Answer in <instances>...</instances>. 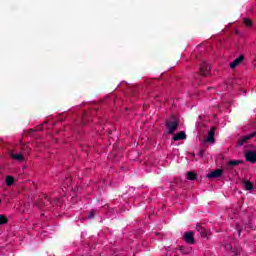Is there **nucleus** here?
I'll use <instances>...</instances> for the list:
<instances>
[{
  "mask_svg": "<svg viewBox=\"0 0 256 256\" xmlns=\"http://www.w3.org/2000/svg\"><path fill=\"white\" fill-rule=\"evenodd\" d=\"M0 203H3V200L0 199Z\"/></svg>",
  "mask_w": 256,
  "mask_h": 256,
  "instance_id": "a878e982",
  "label": "nucleus"
},
{
  "mask_svg": "<svg viewBox=\"0 0 256 256\" xmlns=\"http://www.w3.org/2000/svg\"><path fill=\"white\" fill-rule=\"evenodd\" d=\"M177 127H179V122L177 121H169L166 123V129L169 135H173V133L177 131Z\"/></svg>",
  "mask_w": 256,
  "mask_h": 256,
  "instance_id": "f03ea898",
  "label": "nucleus"
},
{
  "mask_svg": "<svg viewBox=\"0 0 256 256\" xmlns=\"http://www.w3.org/2000/svg\"><path fill=\"white\" fill-rule=\"evenodd\" d=\"M255 135H256V132H253L251 134H248V135L242 137L240 139V141L238 142V145H240V146L245 145L246 141H249V139H253V137H255Z\"/></svg>",
  "mask_w": 256,
  "mask_h": 256,
  "instance_id": "f8f14e48",
  "label": "nucleus"
},
{
  "mask_svg": "<svg viewBox=\"0 0 256 256\" xmlns=\"http://www.w3.org/2000/svg\"><path fill=\"white\" fill-rule=\"evenodd\" d=\"M96 214H97V211L90 210V213L88 215V219H94Z\"/></svg>",
  "mask_w": 256,
  "mask_h": 256,
  "instance_id": "aec40b11",
  "label": "nucleus"
},
{
  "mask_svg": "<svg viewBox=\"0 0 256 256\" xmlns=\"http://www.w3.org/2000/svg\"><path fill=\"white\" fill-rule=\"evenodd\" d=\"M241 160H231L228 162V165L230 167H237V165H241Z\"/></svg>",
  "mask_w": 256,
  "mask_h": 256,
  "instance_id": "dca6fc26",
  "label": "nucleus"
},
{
  "mask_svg": "<svg viewBox=\"0 0 256 256\" xmlns=\"http://www.w3.org/2000/svg\"><path fill=\"white\" fill-rule=\"evenodd\" d=\"M22 151H27V145L24 144V145L22 146Z\"/></svg>",
  "mask_w": 256,
  "mask_h": 256,
  "instance_id": "4be33fe9",
  "label": "nucleus"
},
{
  "mask_svg": "<svg viewBox=\"0 0 256 256\" xmlns=\"http://www.w3.org/2000/svg\"><path fill=\"white\" fill-rule=\"evenodd\" d=\"M238 235H241V230H238Z\"/></svg>",
  "mask_w": 256,
  "mask_h": 256,
  "instance_id": "393cba45",
  "label": "nucleus"
},
{
  "mask_svg": "<svg viewBox=\"0 0 256 256\" xmlns=\"http://www.w3.org/2000/svg\"><path fill=\"white\" fill-rule=\"evenodd\" d=\"M173 141H184L185 139H187V134H185V131H180L178 133H176L173 137H172Z\"/></svg>",
  "mask_w": 256,
  "mask_h": 256,
  "instance_id": "6e6552de",
  "label": "nucleus"
},
{
  "mask_svg": "<svg viewBox=\"0 0 256 256\" xmlns=\"http://www.w3.org/2000/svg\"><path fill=\"white\" fill-rule=\"evenodd\" d=\"M246 161L250 163L256 162V151H247L245 153Z\"/></svg>",
  "mask_w": 256,
  "mask_h": 256,
  "instance_id": "39448f33",
  "label": "nucleus"
},
{
  "mask_svg": "<svg viewBox=\"0 0 256 256\" xmlns=\"http://www.w3.org/2000/svg\"><path fill=\"white\" fill-rule=\"evenodd\" d=\"M244 24L246 27H253V22L249 18L244 19Z\"/></svg>",
  "mask_w": 256,
  "mask_h": 256,
  "instance_id": "a211bd4d",
  "label": "nucleus"
},
{
  "mask_svg": "<svg viewBox=\"0 0 256 256\" xmlns=\"http://www.w3.org/2000/svg\"><path fill=\"white\" fill-rule=\"evenodd\" d=\"M223 175V170L222 169H216L209 173L207 175L208 179H217L218 177H221Z\"/></svg>",
  "mask_w": 256,
  "mask_h": 256,
  "instance_id": "423d86ee",
  "label": "nucleus"
},
{
  "mask_svg": "<svg viewBox=\"0 0 256 256\" xmlns=\"http://www.w3.org/2000/svg\"><path fill=\"white\" fill-rule=\"evenodd\" d=\"M9 155L14 161H19L20 163H23L25 161V156L23 155V153L15 154V152L11 150L9 152Z\"/></svg>",
  "mask_w": 256,
  "mask_h": 256,
  "instance_id": "20e7f679",
  "label": "nucleus"
},
{
  "mask_svg": "<svg viewBox=\"0 0 256 256\" xmlns=\"http://www.w3.org/2000/svg\"><path fill=\"white\" fill-rule=\"evenodd\" d=\"M233 253H234V255H239V252H235V251H233Z\"/></svg>",
  "mask_w": 256,
  "mask_h": 256,
  "instance_id": "b1692460",
  "label": "nucleus"
},
{
  "mask_svg": "<svg viewBox=\"0 0 256 256\" xmlns=\"http://www.w3.org/2000/svg\"><path fill=\"white\" fill-rule=\"evenodd\" d=\"M15 183V178L13 176H6V185L7 187H11Z\"/></svg>",
  "mask_w": 256,
  "mask_h": 256,
  "instance_id": "ddd939ff",
  "label": "nucleus"
},
{
  "mask_svg": "<svg viewBox=\"0 0 256 256\" xmlns=\"http://www.w3.org/2000/svg\"><path fill=\"white\" fill-rule=\"evenodd\" d=\"M201 229H203L201 226H197L198 231H201Z\"/></svg>",
  "mask_w": 256,
  "mask_h": 256,
  "instance_id": "5701e85b",
  "label": "nucleus"
},
{
  "mask_svg": "<svg viewBox=\"0 0 256 256\" xmlns=\"http://www.w3.org/2000/svg\"><path fill=\"white\" fill-rule=\"evenodd\" d=\"M195 173L193 172H188L187 174V179H189V181H195Z\"/></svg>",
  "mask_w": 256,
  "mask_h": 256,
  "instance_id": "6ab92c4d",
  "label": "nucleus"
},
{
  "mask_svg": "<svg viewBox=\"0 0 256 256\" xmlns=\"http://www.w3.org/2000/svg\"><path fill=\"white\" fill-rule=\"evenodd\" d=\"M180 253H182V255H189V253H191V248H189V247H180Z\"/></svg>",
  "mask_w": 256,
  "mask_h": 256,
  "instance_id": "2eb2a0df",
  "label": "nucleus"
},
{
  "mask_svg": "<svg viewBox=\"0 0 256 256\" xmlns=\"http://www.w3.org/2000/svg\"><path fill=\"white\" fill-rule=\"evenodd\" d=\"M237 228L239 229V224H237Z\"/></svg>",
  "mask_w": 256,
  "mask_h": 256,
  "instance_id": "bb28decb",
  "label": "nucleus"
},
{
  "mask_svg": "<svg viewBox=\"0 0 256 256\" xmlns=\"http://www.w3.org/2000/svg\"><path fill=\"white\" fill-rule=\"evenodd\" d=\"M244 60H245V56L240 55L232 63H230V69H235V67H239V64L243 63Z\"/></svg>",
  "mask_w": 256,
  "mask_h": 256,
  "instance_id": "0eeeda50",
  "label": "nucleus"
},
{
  "mask_svg": "<svg viewBox=\"0 0 256 256\" xmlns=\"http://www.w3.org/2000/svg\"><path fill=\"white\" fill-rule=\"evenodd\" d=\"M36 207L39 209H49L53 207V200L48 195H44V198H40L36 202Z\"/></svg>",
  "mask_w": 256,
  "mask_h": 256,
  "instance_id": "f257e3e1",
  "label": "nucleus"
},
{
  "mask_svg": "<svg viewBox=\"0 0 256 256\" xmlns=\"http://www.w3.org/2000/svg\"><path fill=\"white\" fill-rule=\"evenodd\" d=\"M6 223H9V219H7V216L1 214L0 215V225H6Z\"/></svg>",
  "mask_w": 256,
  "mask_h": 256,
  "instance_id": "f3484780",
  "label": "nucleus"
},
{
  "mask_svg": "<svg viewBox=\"0 0 256 256\" xmlns=\"http://www.w3.org/2000/svg\"><path fill=\"white\" fill-rule=\"evenodd\" d=\"M204 143H215V130L213 128L208 132V136L204 140Z\"/></svg>",
  "mask_w": 256,
  "mask_h": 256,
  "instance_id": "1a4fd4ad",
  "label": "nucleus"
},
{
  "mask_svg": "<svg viewBox=\"0 0 256 256\" xmlns=\"http://www.w3.org/2000/svg\"><path fill=\"white\" fill-rule=\"evenodd\" d=\"M224 249H226V251H233V246H231V244H226Z\"/></svg>",
  "mask_w": 256,
  "mask_h": 256,
  "instance_id": "412c9836",
  "label": "nucleus"
},
{
  "mask_svg": "<svg viewBox=\"0 0 256 256\" xmlns=\"http://www.w3.org/2000/svg\"><path fill=\"white\" fill-rule=\"evenodd\" d=\"M209 71H211V66H209L207 62H203V64L200 66V73L202 75H209Z\"/></svg>",
  "mask_w": 256,
  "mask_h": 256,
  "instance_id": "9d476101",
  "label": "nucleus"
},
{
  "mask_svg": "<svg viewBox=\"0 0 256 256\" xmlns=\"http://www.w3.org/2000/svg\"><path fill=\"white\" fill-rule=\"evenodd\" d=\"M88 119H91V114H89V112H85L82 114L80 119L76 121V125H87Z\"/></svg>",
  "mask_w": 256,
  "mask_h": 256,
  "instance_id": "7ed1b4c3",
  "label": "nucleus"
},
{
  "mask_svg": "<svg viewBox=\"0 0 256 256\" xmlns=\"http://www.w3.org/2000/svg\"><path fill=\"white\" fill-rule=\"evenodd\" d=\"M184 240L186 241V243L193 245V243H195V237L193 236V232H186L184 234Z\"/></svg>",
  "mask_w": 256,
  "mask_h": 256,
  "instance_id": "9b49d317",
  "label": "nucleus"
},
{
  "mask_svg": "<svg viewBox=\"0 0 256 256\" xmlns=\"http://www.w3.org/2000/svg\"><path fill=\"white\" fill-rule=\"evenodd\" d=\"M244 188L246 189V191H251L253 189V183H251V181L249 180H245Z\"/></svg>",
  "mask_w": 256,
  "mask_h": 256,
  "instance_id": "4468645a",
  "label": "nucleus"
}]
</instances>
